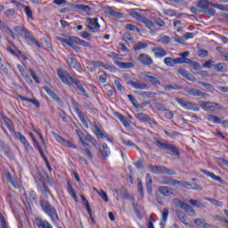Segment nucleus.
<instances>
[{"instance_id": "obj_61", "label": "nucleus", "mask_w": 228, "mask_h": 228, "mask_svg": "<svg viewBox=\"0 0 228 228\" xmlns=\"http://www.w3.org/2000/svg\"><path fill=\"white\" fill-rule=\"evenodd\" d=\"M128 99L130 102H132L133 106L136 108V105L138 104V101L136 100V98H134V96H133L132 94H128Z\"/></svg>"}, {"instance_id": "obj_43", "label": "nucleus", "mask_w": 228, "mask_h": 228, "mask_svg": "<svg viewBox=\"0 0 228 228\" xmlns=\"http://www.w3.org/2000/svg\"><path fill=\"white\" fill-rule=\"evenodd\" d=\"M75 9L79 10L80 12H90V6L85 5V4H77L75 5Z\"/></svg>"}, {"instance_id": "obj_59", "label": "nucleus", "mask_w": 228, "mask_h": 228, "mask_svg": "<svg viewBox=\"0 0 228 228\" xmlns=\"http://www.w3.org/2000/svg\"><path fill=\"white\" fill-rule=\"evenodd\" d=\"M74 110H75V112L77 113L78 118H80V121H81V122H82L83 120L86 119V118H85V115H83V114L81 113V110H79V109H77V108L75 107V108H74Z\"/></svg>"}, {"instance_id": "obj_33", "label": "nucleus", "mask_w": 228, "mask_h": 228, "mask_svg": "<svg viewBox=\"0 0 228 228\" xmlns=\"http://www.w3.org/2000/svg\"><path fill=\"white\" fill-rule=\"evenodd\" d=\"M68 65L70 69H77V61L74 58V56L69 55L67 60Z\"/></svg>"}, {"instance_id": "obj_9", "label": "nucleus", "mask_w": 228, "mask_h": 228, "mask_svg": "<svg viewBox=\"0 0 228 228\" xmlns=\"http://www.w3.org/2000/svg\"><path fill=\"white\" fill-rule=\"evenodd\" d=\"M76 133H77L82 145L84 147H88V145L92 140V135H90L88 134H83L79 130H76Z\"/></svg>"}, {"instance_id": "obj_47", "label": "nucleus", "mask_w": 228, "mask_h": 228, "mask_svg": "<svg viewBox=\"0 0 228 228\" xmlns=\"http://www.w3.org/2000/svg\"><path fill=\"white\" fill-rule=\"evenodd\" d=\"M68 193L71 195L74 200H77V195H76V191H74V188L70 184L68 185Z\"/></svg>"}, {"instance_id": "obj_13", "label": "nucleus", "mask_w": 228, "mask_h": 228, "mask_svg": "<svg viewBox=\"0 0 228 228\" xmlns=\"http://www.w3.org/2000/svg\"><path fill=\"white\" fill-rule=\"evenodd\" d=\"M126 83L127 85H131V86L135 90H149V85L145 83H140V82H134V81H128Z\"/></svg>"}, {"instance_id": "obj_57", "label": "nucleus", "mask_w": 228, "mask_h": 228, "mask_svg": "<svg viewBox=\"0 0 228 228\" xmlns=\"http://www.w3.org/2000/svg\"><path fill=\"white\" fill-rule=\"evenodd\" d=\"M77 45H83L84 47H88L89 49H92V45L85 40H81V38L78 37V43Z\"/></svg>"}, {"instance_id": "obj_51", "label": "nucleus", "mask_w": 228, "mask_h": 228, "mask_svg": "<svg viewBox=\"0 0 228 228\" xmlns=\"http://www.w3.org/2000/svg\"><path fill=\"white\" fill-rule=\"evenodd\" d=\"M147 45V43L138 42L137 45L134 47V50L140 51L141 49H145Z\"/></svg>"}, {"instance_id": "obj_2", "label": "nucleus", "mask_w": 228, "mask_h": 228, "mask_svg": "<svg viewBox=\"0 0 228 228\" xmlns=\"http://www.w3.org/2000/svg\"><path fill=\"white\" fill-rule=\"evenodd\" d=\"M199 105L204 111H218V110H224V107L215 102L200 101Z\"/></svg>"}, {"instance_id": "obj_63", "label": "nucleus", "mask_w": 228, "mask_h": 228, "mask_svg": "<svg viewBox=\"0 0 228 228\" xmlns=\"http://www.w3.org/2000/svg\"><path fill=\"white\" fill-rule=\"evenodd\" d=\"M117 118H118L120 120V122H122V124L126 125V118H124V116L118 112L115 113Z\"/></svg>"}, {"instance_id": "obj_37", "label": "nucleus", "mask_w": 228, "mask_h": 228, "mask_svg": "<svg viewBox=\"0 0 228 228\" xmlns=\"http://www.w3.org/2000/svg\"><path fill=\"white\" fill-rule=\"evenodd\" d=\"M214 69L216 72H225V70H227V65H225V63H217L216 65H214Z\"/></svg>"}, {"instance_id": "obj_22", "label": "nucleus", "mask_w": 228, "mask_h": 228, "mask_svg": "<svg viewBox=\"0 0 228 228\" xmlns=\"http://www.w3.org/2000/svg\"><path fill=\"white\" fill-rule=\"evenodd\" d=\"M35 225H37V227L38 228H53V226L51 225V224H49V222L44 221L40 218L36 219Z\"/></svg>"}, {"instance_id": "obj_44", "label": "nucleus", "mask_w": 228, "mask_h": 228, "mask_svg": "<svg viewBox=\"0 0 228 228\" xmlns=\"http://www.w3.org/2000/svg\"><path fill=\"white\" fill-rule=\"evenodd\" d=\"M6 177H7V179H8L9 183H11V184H12V186H13L14 188H19V184H17V182L15 181V179H13V178L12 177V174H10V172H7V173H6Z\"/></svg>"}, {"instance_id": "obj_4", "label": "nucleus", "mask_w": 228, "mask_h": 228, "mask_svg": "<svg viewBox=\"0 0 228 228\" xmlns=\"http://www.w3.org/2000/svg\"><path fill=\"white\" fill-rule=\"evenodd\" d=\"M86 23L89 24L86 26L87 29L93 33H99L101 31V24H99V19L97 18H86Z\"/></svg>"}, {"instance_id": "obj_8", "label": "nucleus", "mask_w": 228, "mask_h": 228, "mask_svg": "<svg viewBox=\"0 0 228 228\" xmlns=\"http://www.w3.org/2000/svg\"><path fill=\"white\" fill-rule=\"evenodd\" d=\"M12 136L15 140H20V143H22L26 151H33V147L31 146V144L28 143V140L26 139V136H24V134H22L20 132L18 133V135L17 134H12Z\"/></svg>"}, {"instance_id": "obj_58", "label": "nucleus", "mask_w": 228, "mask_h": 228, "mask_svg": "<svg viewBox=\"0 0 228 228\" xmlns=\"http://www.w3.org/2000/svg\"><path fill=\"white\" fill-rule=\"evenodd\" d=\"M159 42L160 44H168L170 42V37L163 36L159 39Z\"/></svg>"}, {"instance_id": "obj_16", "label": "nucleus", "mask_w": 228, "mask_h": 228, "mask_svg": "<svg viewBox=\"0 0 228 228\" xmlns=\"http://www.w3.org/2000/svg\"><path fill=\"white\" fill-rule=\"evenodd\" d=\"M155 58H163L167 55V51L161 46H156L151 49Z\"/></svg>"}, {"instance_id": "obj_29", "label": "nucleus", "mask_w": 228, "mask_h": 228, "mask_svg": "<svg viewBox=\"0 0 228 228\" xmlns=\"http://www.w3.org/2000/svg\"><path fill=\"white\" fill-rule=\"evenodd\" d=\"M144 77L149 80L150 83L152 85H161V82H159V79L154 76H151L147 73L143 74Z\"/></svg>"}, {"instance_id": "obj_56", "label": "nucleus", "mask_w": 228, "mask_h": 228, "mask_svg": "<svg viewBox=\"0 0 228 228\" xmlns=\"http://www.w3.org/2000/svg\"><path fill=\"white\" fill-rule=\"evenodd\" d=\"M137 188L141 197H143V185L142 184V179L140 178L137 179Z\"/></svg>"}, {"instance_id": "obj_36", "label": "nucleus", "mask_w": 228, "mask_h": 228, "mask_svg": "<svg viewBox=\"0 0 228 228\" xmlns=\"http://www.w3.org/2000/svg\"><path fill=\"white\" fill-rule=\"evenodd\" d=\"M44 211L45 213H46V215H48V216H51V218H53V216H57L56 208H54V207L51 205Z\"/></svg>"}, {"instance_id": "obj_20", "label": "nucleus", "mask_w": 228, "mask_h": 228, "mask_svg": "<svg viewBox=\"0 0 228 228\" xmlns=\"http://www.w3.org/2000/svg\"><path fill=\"white\" fill-rule=\"evenodd\" d=\"M141 22H142V24H144V26L150 29L151 33H156V31H158L154 23L151 20L147 19V17L144 16V19H142V21Z\"/></svg>"}, {"instance_id": "obj_60", "label": "nucleus", "mask_w": 228, "mask_h": 228, "mask_svg": "<svg viewBox=\"0 0 228 228\" xmlns=\"http://www.w3.org/2000/svg\"><path fill=\"white\" fill-rule=\"evenodd\" d=\"M0 224L2 225V228H8V223H6V219H4V216H3V215H0Z\"/></svg>"}, {"instance_id": "obj_15", "label": "nucleus", "mask_w": 228, "mask_h": 228, "mask_svg": "<svg viewBox=\"0 0 228 228\" xmlns=\"http://www.w3.org/2000/svg\"><path fill=\"white\" fill-rule=\"evenodd\" d=\"M183 188H186V190H197L198 191H202V186L197 183H190L189 182H183L181 183Z\"/></svg>"}, {"instance_id": "obj_27", "label": "nucleus", "mask_w": 228, "mask_h": 228, "mask_svg": "<svg viewBox=\"0 0 228 228\" xmlns=\"http://www.w3.org/2000/svg\"><path fill=\"white\" fill-rule=\"evenodd\" d=\"M103 150H100V152L102 154V158L106 159L108 156L111 154V151H110V147L107 143H103L102 145Z\"/></svg>"}, {"instance_id": "obj_11", "label": "nucleus", "mask_w": 228, "mask_h": 228, "mask_svg": "<svg viewBox=\"0 0 228 228\" xmlns=\"http://www.w3.org/2000/svg\"><path fill=\"white\" fill-rule=\"evenodd\" d=\"M29 136L31 140L34 142L35 148L37 149L39 151V154L43 158L44 161L46 163V165L49 166V160H47V157H45V154L44 153V151H42V148H40V144L38 143V141H37V138H35V135L33 134H29Z\"/></svg>"}, {"instance_id": "obj_19", "label": "nucleus", "mask_w": 228, "mask_h": 228, "mask_svg": "<svg viewBox=\"0 0 228 228\" xmlns=\"http://www.w3.org/2000/svg\"><path fill=\"white\" fill-rule=\"evenodd\" d=\"M160 184H169L170 186H177V184H181L180 181L172 180L170 177H162L159 179Z\"/></svg>"}, {"instance_id": "obj_28", "label": "nucleus", "mask_w": 228, "mask_h": 228, "mask_svg": "<svg viewBox=\"0 0 228 228\" xmlns=\"http://www.w3.org/2000/svg\"><path fill=\"white\" fill-rule=\"evenodd\" d=\"M93 65H94V67H103V69L110 70V72H115V69L110 66V64H103L101 61H94Z\"/></svg>"}, {"instance_id": "obj_38", "label": "nucleus", "mask_w": 228, "mask_h": 228, "mask_svg": "<svg viewBox=\"0 0 228 228\" xmlns=\"http://www.w3.org/2000/svg\"><path fill=\"white\" fill-rule=\"evenodd\" d=\"M168 208H165L162 212V220L160 222V225L162 227H165V224H167V220H168Z\"/></svg>"}, {"instance_id": "obj_55", "label": "nucleus", "mask_w": 228, "mask_h": 228, "mask_svg": "<svg viewBox=\"0 0 228 228\" xmlns=\"http://www.w3.org/2000/svg\"><path fill=\"white\" fill-rule=\"evenodd\" d=\"M122 143L124 145H127V147H133V149H138V146L133 142V141H126V139H122Z\"/></svg>"}, {"instance_id": "obj_41", "label": "nucleus", "mask_w": 228, "mask_h": 228, "mask_svg": "<svg viewBox=\"0 0 228 228\" xmlns=\"http://www.w3.org/2000/svg\"><path fill=\"white\" fill-rule=\"evenodd\" d=\"M207 120L208 122H212L213 124H220V118L216 115H208L207 116Z\"/></svg>"}, {"instance_id": "obj_26", "label": "nucleus", "mask_w": 228, "mask_h": 228, "mask_svg": "<svg viewBox=\"0 0 228 228\" xmlns=\"http://www.w3.org/2000/svg\"><path fill=\"white\" fill-rule=\"evenodd\" d=\"M19 99L26 102H31L32 104H34V106H37V108H40V102H38V100L33 98V99H28V98H26L22 95H18Z\"/></svg>"}, {"instance_id": "obj_50", "label": "nucleus", "mask_w": 228, "mask_h": 228, "mask_svg": "<svg viewBox=\"0 0 228 228\" xmlns=\"http://www.w3.org/2000/svg\"><path fill=\"white\" fill-rule=\"evenodd\" d=\"M164 63L165 65H167V67H174L175 64V59H172L170 57H167L164 59Z\"/></svg>"}, {"instance_id": "obj_62", "label": "nucleus", "mask_w": 228, "mask_h": 228, "mask_svg": "<svg viewBox=\"0 0 228 228\" xmlns=\"http://www.w3.org/2000/svg\"><path fill=\"white\" fill-rule=\"evenodd\" d=\"M50 205L51 204L48 203V201H46V200H41L40 201V206H41L43 211H45Z\"/></svg>"}, {"instance_id": "obj_24", "label": "nucleus", "mask_w": 228, "mask_h": 228, "mask_svg": "<svg viewBox=\"0 0 228 228\" xmlns=\"http://www.w3.org/2000/svg\"><path fill=\"white\" fill-rule=\"evenodd\" d=\"M24 38L27 40L28 44H33L34 45L40 47V44H38V41L35 39V36L31 35V33L28 32Z\"/></svg>"}, {"instance_id": "obj_10", "label": "nucleus", "mask_w": 228, "mask_h": 228, "mask_svg": "<svg viewBox=\"0 0 228 228\" xmlns=\"http://www.w3.org/2000/svg\"><path fill=\"white\" fill-rule=\"evenodd\" d=\"M105 13L110 15V17H115L116 19H123L124 13L118 12L115 7H105Z\"/></svg>"}, {"instance_id": "obj_23", "label": "nucleus", "mask_w": 228, "mask_h": 228, "mask_svg": "<svg viewBox=\"0 0 228 228\" xmlns=\"http://www.w3.org/2000/svg\"><path fill=\"white\" fill-rule=\"evenodd\" d=\"M114 63L119 69H133V67H134V64L133 62H122V61H115Z\"/></svg>"}, {"instance_id": "obj_45", "label": "nucleus", "mask_w": 228, "mask_h": 228, "mask_svg": "<svg viewBox=\"0 0 228 228\" xmlns=\"http://www.w3.org/2000/svg\"><path fill=\"white\" fill-rule=\"evenodd\" d=\"M82 201L84 205L86 206V208L87 209V212L89 213L90 216H92V208H90V203H88V200H86V198L85 196H81Z\"/></svg>"}, {"instance_id": "obj_39", "label": "nucleus", "mask_w": 228, "mask_h": 228, "mask_svg": "<svg viewBox=\"0 0 228 228\" xmlns=\"http://www.w3.org/2000/svg\"><path fill=\"white\" fill-rule=\"evenodd\" d=\"M203 199H204V200H208V202L213 204V206H218L219 208H222L224 206V203L222 201H218L215 199H210L208 197H204Z\"/></svg>"}, {"instance_id": "obj_7", "label": "nucleus", "mask_w": 228, "mask_h": 228, "mask_svg": "<svg viewBox=\"0 0 228 228\" xmlns=\"http://www.w3.org/2000/svg\"><path fill=\"white\" fill-rule=\"evenodd\" d=\"M149 170L153 174H167L168 175H173L174 174L172 170L161 166H149Z\"/></svg>"}, {"instance_id": "obj_32", "label": "nucleus", "mask_w": 228, "mask_h": 228, "mask_svg": "<svg viewBox=\"0 0 228 228\" xmlns=\"http://www.w3.org/2000/svg\"><path fill=\"white\" fill-rule=\"evenodd\" d=\"M10 68V64L3 61L0 57V72L1 74H8V69Z\"/></svg>"}, {"instance_id": "obj_5", "label": "nucleus", "mask_w": 228, "mask_h": 228, "mask_svg": "<svg viewBox=\"0 0 228 228\" xmlns=\"http://www.w3.org/2000/svg\"><path fill=\"white\" fill-rule=\"evenodd\" d=\"M176 102L182 106V108H184V110H190L191 111H200L199 106L193 102H185L184 100L181 98H175Z\"/></svg>"}, {"instance_id": "obj_42", "label": "nucleus", "mask_w": 228, "mask_h": 228, "mask_svg": "<svg viewBox=\"0 0 228 228\" xmlns=\"http://www.w3.org/2000/svg\"><path fill=\"white\" fill-rule=\"evenodd\" d=\"M166 151H170L174 156H179V150L172 144H168Z\"/></svg>"}, {"instance_id": "obj_14", "label": "nucleus", "mask_w": 228, "mask_h": 228, "mask_svg": "<svg viewBox=\"0 0 228 228\" xmlns=\"http://www.w3.org/2000/svg\"><path fill=\"white\" fill-rule=\"evenodd\" d=\"M186 94H188V95H192L193 97H208L209 95L208 94L194 88L187 90Z\"/></svg>"}, {"instance_id": "obj_1", "label": "nucleus", "mask_w": 228, "mask_h": 228, "mask_svg": "<svg viewBox=\"0 0 228 228\" xmlns=\"http://www.w3.org/2000/svg\"><path fill=\"white\" fill-rule=\"evenodd\" d=\"M57 74L59 78L61 79V81H62V83H64V85H68V86L75 85L77 88L79 90L80 94H83V95L88 97L86 95V91L85 90V87H83V84L81 83V81L74 79L67 71L63 69H58Z\"/></svg>"}, {"instance_id": "obj_31", "label": "nucleus", "mask_w": 228, "mask_h": 228, "mask_svg": "<svg viewBox=\"0 0 228 228\" xmlns=\"http://www.w3.org/2000/svg\"><path fill=\"white\" fill-rule=\"evenodd\" d=\"M79 37H69L67 38L66 45L69 47H74L75 44H78Z\"/></svg>"}, {"instance_id": "obj_30", "label": "nucleus", "mask_w": 228, "mask_h": 228, "mask_svg": "<svg viewBox=\"0 0 228 228\" xmlns=\"http://www.w3.org/2000/svg\"><path fill=\"white\" fill-rule=\"evenodd\" d=\"M0 29H3V31H5V33H8V35H11V37L15 38V36H13V32L8 28L6 22L0 20Z\"/></svg>"}, {"instance_id": "obj_3", "label": "nucleus", "mask_w": 228, "mask_h": 228, "mask_svg": "<svg viewBox=\"0 0 228 228\" xmlns=\"http://www.w3.org/2000/svg\"><path fill=\"white\" fill-rule=\"evenodd\" d=\"M197 6L204 11L208 10L209 6H213L214 8H217L218 10H222L223 12H228V6L214 4L209 2V0H201L198 3Z\"/></svg>"}, {"instance_id": "obj_49", "label": "nucleus", "mask_w": 228, "mask_h": 228, "mask_svg": "<svg viewBox=\"0 0 228 228\" xmlns=\"http://www.w3.org/2000/svg\"><path fill=\"white\" fill-rule=\"evenodd\" d=\"M189 203H191L194 208H204V204L197 200H190Z\"/></svg>"}, {"instance_id": "obj_54", "label": "nucleus", "mask_w": 228, "mask_h": 228, "mask_svg": "<svg viewBox=\"0 0 228 228\" xmlns=\"http://www.w3.org/2000/svg\"><path fill=\"white\" fill-rule=\"evenodd\" d=\"M173 202L175 204V206H177V208H180L181 209H183L186 206V203L181 201V200L175 199L173 200Z\"/></svg>"}, {"instance_id": "obj_25", "label": "nucleus", "mask_w": 228, "mask_h": 228, "mask_svg": "<svg viewBox=\"0 0 228 228\" xmlns=\"http://www.w3.org/2000/svg\"><path fill=\"white\" fill-rule=\"evenodd\" d=\"M195 225H198V227H202V228H211L208 223H206V219L204 218H196L194 220Z\"/></svg>"}, {"instance_id": "obj_6", "label": "nucleus", "mask_w": 228, "mask_h": 228, "mask_svg": "<svg viewBox=\"0 0 228 228\" xmlns=\"http://www.w3.org/2000/svg\"><path fill=\"white\" fill-rule=\"evenodd\" d=\"M53 135L56 142H58V143H61V145H63V147H68L69 149H77L74 142L66 140L65 138L60 136L58 134L53 132Z\"/></svg>"}, {"instance_id": "obj_17", "label": "nucleus", "mask_w": 228, "mask_h": 228, "mask_svg": "<svg viewBox=\"0 0 228 228\" xmlns=\"http://www.w3.org/2000/svg\"><path fill=\"white\" fill-rule=\"evenodd\" d=\"M138 61L142 64V65H152V58L149 56L148 54L142 53L138 57Z\"/></svg>"}, {"instance_id": "obj_35", "label": "nucleus", "mask_w": 228, "mask_h": 228, "mask_svg": "<svg viewBox=\"0 0 228 228\" xmlns=\"http://www.w3.org/2000/svg\"><path fill=\"white\" fill-rule=\"evenodd\" d=\"M14 31L16 33H18L19 35H20L23 38L25 37H28V30H26V28H24L23 27H19V26H16L14 27Z\"/></svg>"}, {"instance_id": "obj_46", "label": "nucleus", "mask_w": 228, "mask_h": 228, "mask_svg": "<svg viewBox=\"0 0 228 228\" xmlns=\"http://www.w3.org/2000/svg\"><path fill=\"white\" fill-rule=\"evenodd\" d=\"M94 134H96V136L98 138H101L102 140L106 138V134H104V133H102V130H101V128H99L98 126H96L94 129Z\"/></svg>"}, {"instance_id": "obj_48", "label": "nucleus", "mask_w": 228, "mask_h": 228, "mask_svg": "<svg viewBox=\"0 0 228 228\" xmlns=\"http://www.w3.org/2000/svg\"><path fill=\"white\" fill-rule=\"evenodd\" d=\"M98 195L105 202H110V200L108 199V194L106 193V191H104V190L101 189L100 191L98 192Z\"/></svg>"}, {"instance_id": "obj_12", "label": "nucleus", "mask_w": 228, "mask_h": 228, "mask_svg": "<svg viewBox=\"0 0 228 228\" xmlns=\"http://www.w3.org/2000/svg\"><path fill=\"white\" fill-rule=\"evenodd\" d=\"M159 191L164 197H172V195H175V190L172 187L160 186L159 187Z\"/></svg>"}, {"instance_id": "obj_21", "label": "nucleus", "mask_w": 228, "mask_h": 228, "mask_svg": "<svg viewBox=\"0 0 228 228\" xmlns=\"http://www.w3.org/2000/svg\"><path fill=\"white\" fill-rule=\"evenodd\" d=\"M200 172H201L202 174H205V175H207L208 177H211V179H213L214 181H217L218 183H223L224 181L222 180V177L216 176L215 173L209 172L206 169H200Z\"/></svg>"}, {"instance_id": "obj_52", "label": "nucleus", "mask_w": 228, "mask_h": 228, "mask_svg": "<svg viewBox=\"0 0 228 228\" xmlns=\"http://www.w3.org/2000/svg\"><path fill=\"white\" fill-rule=\"evenodd\" d=\"M175 60V65H181L183 63H188L190 61V59H185V58H176Z\"/></svg>"}, {"instance_id": "obj_53", "label": "nucleus", "mask_w": 228, "mask_h": 228, "mask_svg": "<svg viewBox=\"0 0 228 228\" xmlns=\"http://www.w3.org/2000/svg\"><path fill=\"white\" fill-rule=\"evenodd\" d=\"M24 12L27 17H28V19H31V20H33V11H31V8L29 6H25Z\"/></svg>"}, {"instance_id": "obj_64", "label": "nucleus", "mask_w": 228, "mask_h": 228, "mask_svg": "<svg viewBox=\"0 0 228 228\" xmlns=\"http://www.w3.org/2000/svg\"><path fill=\"white\" fill-rule=\"evenodd\" d=\"M178 73L183 76V77H188V75L190 74L188 71H186L184 69H180L178 70Z\"/></svg>"}, {"instance_id": "obj_40", "label": "nucleus", "mask_w": 228, "mask_h": 228, "mask_svg": "<svg viewBox=\"0 0 228 228\" xmlns=\"http://www.w3.org/2000/svg\"><path fill=\"white\" fill-rule=\"evenodd\" d=\"M183 209L186 211V213H188L190 216H195V215H197V213L195 212V209H193V208H191L186 203Z\"/></svg>"}, {"instance_id": "obj_18", "label": "nucleus", "mask_w": 228, "mask_h": 228, "mask_svg": "<svg viewBox=\"0 0 228 228\" xmlns=\"http://www.w3.org/2000/svg\"><path fill=\"white\" fill-rule=\"evenodd\" d=\"M137 10L138 9H130L128 10V13L129 15H131V17H133V19H135V20L142 22L145 19V16L138 12Z\"/></svg>"}, {"instance_id": "obj_34", "label": "nucleus", "mask_w": 228, "mask_h": 228, "mask_svg": "<svg viewBox=\"0 0 228 228\" xmlns=\"http://www.w3.org/2000/svg\"><path fill=\"white\" fill-rule=\"evenodd\" d=\"M45 90L48 94V95H50V97H52V99L53 101H55V102H60V97H58V94H56V93L53 92V90H51V88L45 87Z\"/></svg>"}]
</instances>
